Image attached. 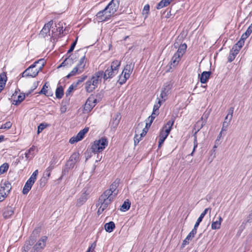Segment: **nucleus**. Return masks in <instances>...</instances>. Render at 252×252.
Here are the masks:
<instances>
[{
    "label": "nucleus",
    "instance_id": "obj_1",
    "mask_svg": "<svg viewBox=\"0 0 252 252\" xmlns=\"http://www.w3.org/2000/svg\"><path fill=\"white\" fill-rule=\"evenodd\" d=\"M44 64L45 61L43 59L35 62L22 73V77H35L41 71Z\"/></svg>",
    "mask_w": 252,
    "mask_h": 252
},
{
    "label": "nucleus",
    "instance_id": "obj_2",
    "mask_svg": "<svg viewBox=\"0 0 252 252\" xmlns=\"http://www.w3.org/2000/svg\"><path fill=\"white\" fill-rule=\"evenodd\" d=\"M121 62L118 60H115L112 62L110 67H108L105 71H99L97 72L101 73L102 74L100 77L103 78L104 80L108 79H111L117 75L119 72V68L121 65Z\"/></svg>",
    "mask_w": 252,
    "mask_h": 252
},
{
    "label": "nucleus",
    "instance_id": "obj_3",
    "mask_svg": "<svg viewBox=\"0 0 252 252\" xmlns=\"http://www.w3.org/2000/svg\"><path fill=\"white\" fill-rule=\"evenodd\" d=\"M102 74L96 72L85 83V89L87 92L91 93L97 87L98 84L101 82L100 75Z\"/></svg>",
    "mask_w": 252,
    "mask_h": 252
},
{
    "label": "nucleus",
    "instance_id": "obj_4",
    "mask_svg": "<svg viewBox=\"0 0 252 252\" xmlns=\"http://www.w3.org/2000/svg\"><path fill=\"white\" fill-rule=\"evenodd\" d=\"M134 66V63L130 62L129 63H127L121 75L119 76L118 80L119 83L121 84H124L126 81V80L129 78L131 74L132 73Z\"/></svg>",
    "mask_w": 252,
    "mask_h": 252
},
{
    "label": "nucleus",
    "instance_id": "obj_5",
    "mask_svg": "<svg viewBox=\"0 0 252 252\" xmlns=\"http://www.w3.org/2000/svg\"><path fill=\"white\" fill-rule=\"evenodd\" d=\"M108 142L105 137H102L98 140H96L92 145V152L95 153L102 152L108 145Z\"/></svg>",
    "mask_w": 252,
    "mask_h": 252
},
{
    "label": "nucleus",
    "instance_id": "obj_6",
    "mask_svg": "<svg viewBox=\"0 0 252 252\" xmlns=\"http://www.w3.org/2000/svg\"><path fill=\"white\" fill-rule=\"evenodd\" d=\"M11 189L10 183L7 181H2L0 183V202L7 196Z\"/></svg>",
    "mask_w": 252,
    "mask_h": 252
},
{
    "label": "nucleus",
    "instance_id": "obj_7",
    "mask_svg": "<svg viewBox=\"0 0 252 252\" xmlns=\"http://www.w3.org/2000/svg\"><path fill=\"white\" fill-rule=\"evenodd\" d=\"M38 234V230L35 229L33 231L31 236L29 239L25 242L24 246L23 247V251L22 252H28L31 251L32 247V246L34 244L36 240V236Z\"/></svg>",
    "mask_w": 252,
    "mask_h": 252
},
{
    "label": "nucleus",
    "instance_id": "obj_8",
    "mask_svg": "<svg viewBox=\"0 0 252 252\" xmlns=\"http://www.w3.org/2000/svg\"><path fill=\"white\" fill-rule=\"evenodd\" d=\"M38 174V170H35L31 176L30 178L26 182L22 190L23 194H27L31 190L32 185L36 180Z\"/></svg>",
    "mask_w": 252,
    "mask_h": 252
},
{
    "label": "nucleus",
    "instance_id": "obj_9",
    "mask_svg": "<svg viewBox=\"0 0 252 252\" xmlns=\"http://www.w3.org/2000/svg\"><path fill=\"white\" fill-rule=\"evenodd\" d=\"M174 123V119L168 121L167 123L163 126L160 131L159 134V138L165 140L168 135H169L173 124Z\"/></svg>",
    "mask_w": 252,
    "mask_h": 252
},
{
    "label": "nucleus",
    "instance_id": "obj_10",
    "mask_svg": "<svg viewBox=\"0 0 252 252\" xmlns=\"http://www.w3.org/2000/svg\"><path fill=\"white\" fill-rule=\"evenodd\" d=\"M48 237L46 236H42L39 240L33 246L30 252H41L46 246Z\"/></svg>",
    "mask_w": 252,
    "mask_h": 252
},
{
    "label": "nucleus",
    "instance_id": "obj_11",
    "mask_svg": "<svg viewBox=\"0 0 252 252\" xmlns=\"http://www.w3.org/2000/svg\"><path fill=\"white\" fill-rule=\"evenodd\" d=\"M115 197L103 192L98 200V205H101L106 209Z\"/></svg>",
    "mask_w": 252,
    "mask_h": 252
},
{
    "label": "nucleus",
    "instance_id": "obj_12",
    "mask_svg": "<svg viewBox=\"0 0 252 252\" xmlns=\"http://www.w3.org/2000/svg\"><path fill=\"white\" fill-rule=\"evenodd\" d=\"M89 129V127H86L81 130L76 136H73L69 139V143L74 144L83 139L85 135L88 132Z\"/></svg>",
    "mask_w": 252,
    "mask_h": 252
},
{
    "label": "nucleus",
    "instance_id": "obj_13",
    "mask_svg": "<svg viewBox=\"0 0 252 252\" xmlns=\"http://www.w3.org/2000/svg\"><path fill=\"white\" fill-rule=\"evenodd\" d=\"M111 16H112V14L109 13V10L106 7L103 10L97 12L96 15L99 22L107 21Z\"/></svg>",
    "mask_w": 252,
    "mask_h": 252
},
{
    "label": "nucleus",
    "instance_id": "obj_14",
    "mask_svg": "<svg viewBox=\"0 0 252 252\" xmlns=\"http://www.w3.org/2000/svg\"><path fill=\"white\" fill-rule=\"evenodd\" d=\"M119 184V180L116 179L110 186L108 189L106 190L104 192L105 193L112 196L114 197L118 193V190L117 189L118 187Z\"/></svg>",
    "mask_w": 252,
    "mask_h": 252
},
{
    "label": "nucleus",
    "instance_id": "obj_15",
    "mask_svg": "<svg viewBox=\"0 0 252 252\" xmlns=\"http://www.w3.org/2000/svg\"><path fill=\"white\" fill-rule=\"evenodd\" d=\"M172 87V84L171 82H166L164 84L162 91L160 94V97L161 99H162L163 101L166 99L167 96L169 94Z\"/></svg>",
    "mask_w": 252,
    "mask_h": 252
},
{
    "label": "nucleus",
    "instance_id": "obj_16",
    "mask_svg": "<svg viewBox=\"0 0 252 252\" xmlns=\"http://www.w3.org/2000/svg\"><path fill=\"white\" fill-rule=\"evenodd\" d=\"M95 100L94 96H90L87 99L84 107L83 112L84 113H88L93 109L94 107V101Z\"/></svg>",
    "mask_w": 252,
    "mask_h": 252
},
{
    "label": "nucleus",
    "instance_id": "obj_17",
    "mask_svg": "<svg viewBox=\"0 0 252 252\" xmlns=\"http://www.w3.org/2000/svg\"><path fill=\"white\" fill-rule=\"evenodd\" d=\"M119 0H112L106 6L110 13L114 15L119 6Z\"/></svg>",
    "mask_w": 252,
    "mask_h": 252
},
{
    "label": "nucleus",
    "instance_id": "obj_18",
    "mask_svg": "<svg viewBox=\"0 0 252 252\" xmlns=\"http://www.w3.org/2000/svg\"><path fill=\"white\" fill-rule=\"evenodd\" d=\"M53 22L52 20H51L44 25V27L42 28L39 33V35L41 37H45L48 36V35H49L50 30L52 25H53Z\"/></svg>",
    "mask_w": 252,
    "mask_h": 252
},
{
    "label": "nucleus",
    "instance_id": "obj_19",
    "mask_svg": "<svg viewBox=\"0 0 252 252\" xmlns=\"http://www.w3.org/2000/svg\"><path fill=\"white\" fill-rule=\"evenodd\" d=\"M39 94H43L46 96H52L53 94V92L52 91L50 87L49 83L46 82L43 85L42 89L38 93Z\"/></svg>",
    "mask_w": 252,
    "mask_h": 252
},
{
    "label": "nucleus",
    "instance_id": "obj_20",
    "mask_svg": "<svg viewBox=\"0 0 252 252\" xmlns=\"http://www.w3.org/2000/svg\"><path fill=\"white\" fill-rule=\"evenodd\" d=\"M79 158V154L78 152L73 153L70 156L69 160L67 161L66 165H69V168H73L75 163L78 160Z\"/></svg>",
    "mask_w": 252,
    "mask_h": 252
},
{
    "label": "nucleus",
    "instance_id": "obj_21",
    "mask_svg": "<svg viewBox=\"0 0 252 252\" xmlns=\"http://www.w3.org/2000/svg\"><path fill=\"white\" fill-rule=\"evenodd\" d=\"M87 59L86 58V56L83 55L80 59L78 63L76 66L79 68L82 72H83L85 68Z\"/></svg>",
    "mask_w": 252,
    "mask_h": 252
},
{
    "label": "nucleus",
    "instance_id": "obj_22",
    "mask_svg": "<svg viewBox=\"0 0 252 252\" xmlns=\"http://www.w3.org/2000/svg\"><path fill=\"white\" fill-rule=\"evenodd\" d=\"M121 117L119 114H116L111 120L110 125L111 128L115 129L118 126Z\"/></svg>",
    "mask_w": 252,
    "mask_h": 252
},
{
    "label": "nucleus",
    "instance_id": "obj_23",
    "mask_svg": "<svg viewBox=\"0 0 252 252\" xmlns=\"http://www.w3.org/2000/svg\"><path fill=\"white\" fill-rule=\"evenodd\" d=\"M222 221V218L221 216H219L217 220L215 221L213 220L212 221L211 224V228L213 230L220 229Z\"/></svg>",
    "mask_w": 252,
    "mask_h": 252
},
{
    "label": "nucleus",
    "instance_id": "obj_24",
    "mask_svg": "<svg viewBox=\"0 0 252 252\" xmlns=\"http://www.w3.org/2000/svg\"><path fill=\"white\" fill-rule=\"evenodd\" d=\"M211 74V71H203L200 77V82L202 84L206 83L210 78Z\"/></svg>",
    "mask_w": 252,
    "mask_h": 252
},
{
    "label": "nucleus",
    "instance_id": "obj_25",
    "mask_svg": "<svg viewBox=\"0 0 252 252\" xmlns=\"http://www.w3.org/2000/svg\"><path fill=\"white\" fill-rule=\"evenodd\" d=\"M239 52V51L237 49H234V48L232 47L229 52V54L228 57V62L229 63L232 62L235 59L236 55L238 54Z\"/></svg>",
    "mask_w": 252,
    "mask_h": 252
},
{
    "label": "nucleus",
    "instance_id": "obj_26",
    "mask_svg": "<svg viewBox=\"0 0 252 252\" xmlns=\"http://www.w3.org/2000/svg\"><path fill=\"white\" fill-rule=\"evenodd\" d=\"M87 199V194L86 193H83L77 199L76 206H81L86 202Z\"/></svg>",
    "mask_w": 252,
    "mask_h": 252
},
{
    "label": "nucleus",
    "instance_id": "obj_27",
    "mask_svg": "<svg viewBox=\"0 0 252 252\" xmlns=\"http://www.w3.org/2000/svg\"><path fill=\"white\" fill-rule=\"evenodd\" d=\"M73 59L69 56L63 61V62L58 66V68L62 66H70L73 64Z\"/></svg>",
    "mask_w": 252,
    "mask_h": 252
},
{
    "label": "nucleus",
    "instance_id": "obj_28",
    "mask_svg": "<svg viewBox=\"0 0 252 252\" xmlns=\"http://www.w3.org/2000/svg\"><path fill=\"white\" fill-rule=\"evenodd\" d=\"M182 57L175 53L171 60V64L173 66H176L181 60Z\"/></svg>",
    "mask_w": 252,
    "mask_h": 252
},
{
    "label": "nucleus",
    "instance_id": "obj_29",
    "mask_svg": "<svg viewBox=\"0 0 252 252\" xmlns=\"http://www.w3.org/2000/svg\"><path fill=\"white\" fill-rule=\"evenodd\" d=\"M247 38H243V34L241 36L240 39L233 46L234 49H237L239 51L241 50V48L244 44L245 40Z\"/></svg>",
    "mask_w": 252,
    "mask_h": 252
},
{
    "label": "nucleus",
    "instance_id": "obj_30",
    "mask_svg": "<svg viewBox=\"0 0 252 252\" xmlns=\"http://www.w3.org/2000/svg\"><path fill=\"white\" fill-rule=\"evenodd\" d=\"M13 213L14 212L12 208L11 207H7L4 209L3 216L5 219H8L12 216Z\"/></svg>",
    "mask_w": 252,
    "mask_h": 252
},
{
    "label": "nucleus",
    "instance_id": "obj_31",
    "mask_svg": "<svg viewBox=\"0 0 252 252\" xmlns=\"http://www.w3.org/2000/svg\"><path fill=\"white\" fill-rule=\"evenodd\" d=\"M115 228V224L113 221H110L104 225L105 231L109 233L112 232Z\"/></svg>",
    "mask_w": 252,
    "mask_h": 252
},
{
    "label": "nucleus",
    "instance_id": "obj_32",
    "mask_svg": "<svg viewBox=\"0 0 252 252\" xmlns=\"http://www.w3.org/2000/svg\"><path fill=\"white\" fill-rule=\"evenodd\" d=\"M209 113L208 112L206 113L205 112L203 114V116H202V117L201 118V121H198L197 122V123H196L197 125H199L200 124V123H201L200 128H202L203 127V126L205 124L206 120L207 119V118L209 116Z\"/></svg>",
    "mask_w": 252,
    "mask_h": 252
},
{
    "label": "nucleus",
    "instance_id": "obj_33",
    "mask_svg": "<svg viewBox=\"0 0 252 252\" xmlns=\"http://www.w3.org/2000/svg\"><path fill=\"white\" fill-rule=\"evenodd\" d=\"M209 113L208 112L206 113L205 112L203 114V116H202V117L201 118V121H198L197 122V123H196L197 125H199L200 124V123H201L200 128H202L203 127V126L205 124L206 120L207 119V118L209 116Z\"/></svg>",
    "mask_w": 252,
    "mask_h": 252
},
{
    "label": "nucleus",
    "instance_id": "obj_34",
    "mask_svg": "<svg viewBox=\"0 0 252 252\" xmlns=\"http://www.w3.org/2000/svg\"><path fill=\"white\" fill-rule=\"evenodd\" d=\"M34 146H32L29 149L27 152L25 153V157L27 160H30L34 156Z\"/></svg>",
    "mask_w": 252,
    "mask_h": 252
},
{
    "label": "nucleus",
    "instance_id": "obj_35",
    "mask_svg": "<svg viewBox=\"0 0 252 252\" xmlns=\"http://www.w3.org/2000/svg\"><path fill=\"white\" fill-rule=\"evenodd\" d=\"M187 46L186 44H182L179 46L177 51L175 53L182 57L183 55L185 53L186 51L187 50Z\"/></svg>",
    "mask_w": 252,
    "mask_h": 252
},
{
    "label": "nucleus",
    "instance_id": "obj_36",
    "mask_svg": "<svg viewBox=\"0 0 252 252\" xmlns=\"http://www.w3.org/2000/svg\"><path fill=\"white\" fill-rule=\"evenodd\" d=\"M82 73V71L78 68L76 66L74 67L73 69L70 72V73L66 76L67 78H69L70 77L75 76L77 74H80Z\"/></svg>",
    "mask_w": 252,
    "mask_h": 252
},
{
    "label": "nucleus",
    "instance_id": "obj_37",
    "mask_svg": "<svg viewBox=\"0 0 252 252\" xmlns=\"http://www.w3.org/2000/svg\"><path fill=\"white\" fill-rule=\"evenodd\" d=\"M56 96L57 98L61 99L63 95V89L62 86L58 87L55 92Z\"/></svg>",
    "mask_w": 252,
    "mask_h": 252
},
{
    "label": "nucleus",
    "instance_id": "obj_38",
    "mask_svg": "<svg viewBox=\"0 0 252 252\" xmlns=\"http://www.w3.org/2000/svg\"><path fill=\"white\" fill-rule=\"evenodd\" d=\"M211 209L210 208H206L204 211L201 214L197 220V221L195 222V224H197L198 225H199V223L202 221V219L204 217V216L206 215V214L207 213V212L210 210V212L211 211Z\"/></svg>",
    "mask_w": 252,
    "mask_h": 252
},
{
    "label": "nucleus",
    "instance_id": "obj_39",
    "mask_svg": "<svg viewBox=\"0 0 252 252\" xmlns=\"http://www.w3.org/2000/svg\"><path fill=\"white\" fill-rule=\"evenodd\" d=\"M26 95V94H20L18 96V99L17 100H14L12 104L15 105H19L22 101L24 100Z\"/></svg>",
    "mask_w": 252,
    "mask_h": 252
},
{
    "label": "nucleus",
    "instance_id": "obj_40",
    "mask_svg": "<svg viewBox=\"0 0 252 252\" xmlns=\"http://www.w3.org/2000/svg\"><path fill=\"white\" fill-rule=\"evenodd\" d=\"M170 3L169 0H161L157 5V8L158 9H161L164 7L167 6Z\"/></svg>",
    "mask_w": 252,
    "mask_h": 252
},
{
    "label": "nucleus",
    "instance_id": "obj_41",
    "mask_svg": "<svg viewBox=\"0 0 252 252\" xmlns=\"http://www.w3.org/2000/svg\"><path fill=\"white\" fill-rule=\"evenodd\" d=\"M130 203L127 200L125 201L122 204L121 207V211L123 212H126L127 211L130 207Z\"/></svg>",
    "mask_w": 252,
    "mask_h": 252
},
{
    "label": "nucleus",
    "instance_id": "obj_42",
    "mask_svg": "<svg viewBox=\"0 0 252 252\" xmlns=\"http://www.w3.org/2000/svg\"><path fill=\"white\" fill-rule=\"evenodd\" d=\"M9 165L7 163H4L0 166V174H3L7 171Z\"/></svg>",
    "mask_w": 252,
    "mask_h": 252
},
{
    "label": "nucleus",
    "instance_id": "obj_43",
    "mask_svg": "<svg viewBox=\"0 0 252 252\" xmlns=\"http://www.w3.org/2000/svg\"><path fill=\"white\" fill-rule=\"evenodd\" d=\"M192 238L193 237L188 234L185 239L183 241L182 244V247L184 248L186 245L189 244V241H191Z\"/></svg>",
    "mask_w": 252,
    "mask_h": 252
},
{
    "label": "nucleus",
    "instance_id": "obj_44",
    "mask_svg": "<svg viewBox=\"0 0 252 252\" xmlns=\"http://www.w3.org/2000/svg\"><path fill=\"white\" fill-rule=\"evenodd\" d=\"M162 101H163L162 100V99H161V100L159 98H158V103L157 104H155L153 107V111H154L158 112V109H159V108L160 107V106H161Z\"/></svg>",
    "mask_w": 252,
    "mask_h": 252
},
{
    "label": "nucleus",
    "instance_id": "obj_45",
    "mask_svg": "<svg viewBox=\"0 0 252 252\" xmlns=\"http://www.w3.org/2000/svg\"><path fill=\"white\" fill-rule=\"evenodd\" d=\"M155 119L154 117L153 116H150L147 120V122L146 123V128H149L150 127L152 122H153L154 120Z\"/></svg>",
    "mask_w": 252,
    "mask_h": 252
},
{
    "label": "nucleus",
    "instance_id": "obj_46",
    "mask_svg": "<svg viewBox=\"0 0 252 252\" xmlns=\"http://www.w3.org/2000/svg\"><path fill=\"white\" fill-rule=\"evenodd\" d=\"M252 32V28L250 26L249 27L245 33L243 34V38H248L251 33Z\"/></svg>",
    "mask_w": 252,
    "mask_h": 252
},
{
    "label": "nucleus",
    "instance_id": "obj_47",
    "mask_svg": "<svg viewBox=\"0 0 252 252\" xmlns=\"http://www.w3.org/2000/svg\"><path fill=\"white\" fill-rule=\"evenodd\" d=\"M87 78V76L85 75H82L80 77H79L77 81L76 82H74V83L76 85V86L81 83L83 82L84 80H85Z\"/></svg>",
    "mask_w": 252,
    "mask_h": 252
},
{
    "label": "nucleus",
    "instance_id": "obj_48",
    "mask_svg": "<svg viewBox=\"0 0 252 252\" xmlns=\"http://www.w3.org/2000/svg\"><path fill=\"white\" fill-rule=\"evenodd\" d=\"M233 113V108H231L229 110L228 113L225 118V120H226L227 119H229L228 122H230L232 118Z\"/></svg>",
    "mask_w": 252,
    "mask_h": 252
},
{
    "label": "nucleus",
    "instance_id": "obj_49",
    "mask_svg": "<svg viewBox=\"0 0 252 252\" xmlns=\"http://www.w3.org/2000/svg\"><path fill=\"white\" fill-rule=\"evenodd\" d=\"M149 10H150V6L149 4H146L144 7V8L143 9V11H142V14L143 15H145V18H146L147 16V14H148L149 12Z\"/></svg>",
    "mask_w": 252,
    "mask_h": 252
},
{
    "label": "nucleus",
    "instance_id": "obj_50",
    "mask_svg": "<svg viewBox=\"0 0 252 252\" xmlns=\"http://www.w3.org/2000/svg\"><path fill=\"white\" fill-rule=\"evenodd\" d=\"M6 81V76L5 73H2L0 75V83H2L3 85H5Z\"/></svg>",
    "mask_w": 252,
    "mask_h": 252
},
{
    "label": "nucleus",
    "instance_id": "obj_51",
    "mask_svg": "<svg viewBox=\"0 0 252 252\" xmlns=\"http://www.w3.org/2000/svg\"><path fill=\"white\" fill-rule=\"evenodd\" d=\"M76 87V85H75L74 83L71 86H70L66 92V96L69 95L70 93L72 92V91L73 90L74 88Z\"/></svg>",
    "mask_w": 252,
    "mask_h": 252
},
{
    "label": "nucleus",
    "instance_id": "obj_52",
    "mask_svg": "<svg viewBox=\"0 0 252 252\" xmlns=\"http://www.w3.org/2000/svg\"><path fill=\"white\" fill-rule=\"evenodd\" d=\"M199 225H198L197 224H194V227L192 229V230L190 232V233L189 234L192 237H194V235L196 234L197 232V228Z\"/></svg>",
    "mask_w": 252,
    "mask_h": 252
},
{
    "label": "nucleus",
    "instance_id": "obj_53",
    "mask_svg": "<svg viewBox=\"0 0 252 252\" xmlns=\"http://www.w3.org/2000/svg\"><path fill=\"white\" fill-rule=\"evenodd\" d=\"M12 126V123L10 122H7L5 124L2 125L0 127L1 129H9Z\"/></svg>",
    "mask_w": 252,
    "mask_h": 252
},
{
    "label": "nucleus",
    "instance_id": "obj_54",
    "mask_svg": "<svg viewBox=\"0 0 252 252\" xmlns=\"http://www.w3.org/2000/svg\"><path fill=\"white\" fill-rule=\"evenodd\" d=\"M197 145H198V143H197V138L196 136H195L194 138V140H193V149L192 152L190 154V156H193V153L195 151V149L197 147Z\"/></svg>",
    "mask_w": 252,
    "mask_h": 252
},
{
    "label": "nucleus",
    "instance_id": "obj_55",
    "mask_svg": "<svg viewBox=\"0 0 252 252\" xmlns=\"http://www.w3.org/2000/svg\"><path fill=\"white\" fill-rule=\"evenodd\" d=\"M46 125L43 123L40 124L38 126L37 133L39 134L41 132L44 128H45Z\"/></svg>",
    "mask_w": 252,
    "mask_h": 252
},
{
    "label": "nucleus",
    "instance_id": "obj_56",
    "mask_svg": "<svg viewBox=\"0 0 252 252\" xmlns=\"http://www.w3.org/2000/svg\"><path fill=\"white\" fill-rule=\"evenodd\" d=\"M58 160V157L56 156H54L50 162V164L56 165Z\"/></svg>",
    "mask_w": 252,
    "mask_h": 252
},
{
    "label": "nucleus",
    "instance_id": "obj_57",
    "mask_svg": "<svg viewBox=\"0 0 252 252\" xmlns=\"http://www.w3.org/2000/svg\"><path fill=\"white\" fill-rule=\"evenodd\" d=\"M77 41V38L76 39V40L72 43L69 49L67 51V53H71L72 52L76 46V43Z\"/></svg>",
    "mask_w": 252,
    "mask_h": 252
},
{
    "label": "nucleus",
    "instance_id": "obj_58",
    "mask_svg": "<svg viewBox=\"0 0 252 252\" xmlns=\"http://www.w3.org/2000/svg\"><path fill=\"white\" fill-rule=\"evenodd\" d=\"M141 138L139 137V135L136 133L134 137V145H136L138 144L139 141L141 140Z\"/></svg>",
    "mask_w": 252,
    "mask_h": 252
},
{
    "label": "nucleus",
    "instance_id": "obj_59",
    "mask_svg": "<svg viewBox=\"0 0 252 252\" xmlns=\"http://www.w3.org/2000/svg\"><path fill=\"white\" fill-rule=\"evenodd\" d=\"M96 247L95 242L93 243L91 246L89 247L86 252H94V250Z\"/></svg>",
    "mask_w": 252,
    "mask_h": 252
},
{
    "label": "nucleus",
    "instance_id": "obj_60",
    "mask_svg": "<svg viewBox=\"0 0 252 252\" xmlns=\"http://www.w3.org/2000/svg\"><path fill=\"white\" fill-rule=\"evenodd\" d=\"M59 26H57V31L58 32H59V34L63 33V27L62 26V25L60 24V23L58 24Z\"/></svg>",
    "mask_w": 252,
    "mask_h": 252
},
{
    "label": "nucleus",
    "instance_id": "obj_61",
    "mask_svg": "<svg viewBox=\"0 0 252 252\" xmlns=\"http://www.w3.org/2000/svg\"><path fill=\"white\" fill-rule=\"evenodd\" d=\"M229 123V122L227 123L226 121H224L223 123L221 131H226L227 130Z\"/></svg>",
    "mask_w": 252,
    "mask_h": 252
},
{
    "label": "nucleus",
    "instance_id": "obj_62",
    "mask_svg": "<svg viewBox=\"0 0 252 252\" xmlns=\"http://www.w3.org/2000/svg\"><path fill=\"white\" fill-rule=\"evenodd\" d=\"M148 128H146V127L145 126V127L143 129L142 132L140 134L139 137H140L142 138V137L145 136L148 131Z\"/></svg>",
    "mask_w": 252,
    "mask_h": 252
},
{
    "label": "nucleus",
    "instance_id": "obj_63",
    "mask_svg": "<svg viewBox=\"0 0 252 252\" xmlns=\"http://www.w3.org/2000/svg\"><path fill=\"white\" fill-rule=\"evenodd\" d=\"M38 85V83L35 82L33 84V87L27 93H26V95L28 96L34 90H35Z\"/></svg>",
    "mask_w": 252,
    "mask_h": 252
},
{
    "label": "nucleus",
    "instance_id": "obj_64",
    "mask_svg": "<svg viewBox=\"0 0 252 252\" xmlns=\"http://www.w3.org/2000/svg\"><path fill=\"white\" fill-rule=\"evenodd\" d=\"M99 207L98 209V211H97V213L98 214H101V213H102V212L104 211V210L105 209H106L105 208L103 207V206H101V205H98Z\"/></svg>",
    "mask_w": 252,
    "mask_h": 252
}]
</instances>
